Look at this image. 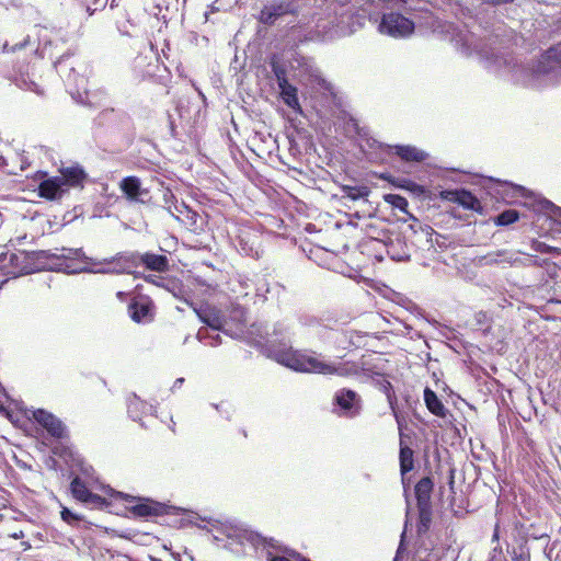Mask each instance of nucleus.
Instances as JSON below:
<instances>
[{
  "label": "nucleus",
  "instance_id": "1",
  "mask_svg": "<svg viewBox=\"0 0 561 561\" xmlns=\"http://www.w3.org/2000/svg\"><path fill=\"white\" fill-rule=\"evenodd\" d=\"M73 467L75 469L68 473L69 493L77 503L87 508L105 510L117 515L125 512L129 517L145 520L182 516L186 525L206 530L215 545L214 535H218L215 524L228 526L218 519L188 512L170 501H158L151 496L117 491L101 481L94 468L82 458L76 459Z\"/></svg>",
  "mask_w": 561,
  "mask_h": 561
},
{
  "label": "nucleus",
  "instance_id": "2",
  "mask_svg": "<svg viewBox=\"0 0 561 561\" xmlns=\"http://www.w3.org/2000/svg\"><path fill=\"white\" fill-rule=\"evenodd\" d=\"M368 22L376 30L386 35V0H363L360 5L337 3L334 7V16L330 20L332 30L329 38L348 36Z\"/></svg>",
  "mask_w": 561,
  "mask_h": 561
},
{
  "label": "nucleus",
  "instance_id": "3",
  "mask_svg": "<svg viewBox=\"0 0 561 561\" xmlns=\"http://www.w3.org/2000/svg\"><path fill=\"white\" fill-rule=\"evenodd\" d=\"M43 271L64 273L67 275L88 274H110L104 272L110 270L103 260L88 256L83 248H55L53 250H42Z\"/></svg>",
  "mask_w": 561,
  "mask_h": 561
},
{
  "label": "nucleus",
  "instance_id": "4",
  "mask_svg": "<svg viewBox=\"0 0 561 561\" xmlns=\"http://www.w3.org/2000/svg\"><path fill=\"white\" fill-rule=\"evenodd\" d=\"M247 343L277 364L293 347L291 329L285 321H256L247 332Z\"/></svg>",
  "mask_w": 561,
  "mask_h": 561
},
{
  "label": "nucleus",
  "instance_id": "5",
  "mask_svg": "<svg viewBox=\"0 0 561 561\" xmlns=\"http://www.w3.org/2000/svg\"><path fill=\"white\" fill-rule=\"evenodd\" d=\"M339 127L357 149V158L369 163L382 164L386 161V142L375 138L371 131L360 126L359 121L347 111L341 110L337 116Z\"/></svg>",
  "mask_w": 561,
  "mask_h": 561
},
{
  "label": "nucleus",
  "instance_id": "6",
  "mask_svg": "<svg viewBox=\"0 0 561 561\" xmlns=\"http://www.w3.org/2000/svg\"><path fill=\"white\" fill-rule=\"evenodd\" d=\"M516 82L531 88L552 84L561 77V42L549 47L533 66L514 69Z\"/></svg>",
  "mask_w": 561,
  "mask_h": 561
},
{
  "label": "nucleus",
  "instance_id": "7",
  "mask_svg": "<svg viewBox=\"0 0 561 561\" xmlns=\"http://www.w3.org/2000/svg\"><path fill=\"white\" fill-rule=\"evenodd\" d=\"M105 265H110V274L133 273L135 268L142 266L145 270L152 272H168L170 270V261L167 252L156 253L152 251H122L113 256L103 259Z\"/></svg>",
  "mask_w": 561,
  "mask_h": 561
},
{
  "label": "nucleus",
  "instance_id": "8",
  "mask_svg": "<svg viewBox=\"0 0 561 561\" xmlns=\"http://www.w3.org/2000/svg\"><path fill=\"white\" fill-rule=\"evenodd\" d=\"M133 126V119L126 112L112 107L105 108L93 119V138L96 144L112 142L121 138L129 144Z\"/></svg>",
  "mask_w": 561,
  "mask_h": 561
},
{
  "label": "nucleus",
  "instance_id": "9",
  "mask_svg": "<svg viewBox=\"0 0 561 561\" xmlns=\"http://www.w3.org/2000/svg\"><path fill=\"white\" fill-rule=\"evenodd\" d=\"M279 365L300 374L344 375L336 364L322 358V355L311 350L291 347L286 356H279Z\"/></svg>",
  "mask_w": 561,
  "mask_h": 561
},
{
  "label": "nucleus",
  "instance_id": "10",
  "mask_svg": "<svg viewBox=\"0 0 561 561\" xmlns=\"http://www.w3.org/2000/svg\"><path fill=\"white\" fill-rule=\"evenodd\" d=\"M391 383L388 381V403L396 417L399 433H400V473L404 491H408L412 482V471L414 469V451L413 445V431L408 427L405 417L401 414L398 407L391 401L390 398Z\"/></svg>",
  "mask_w": 561,
  "mask_h": 561
},
{
  "label": "nucleus",
  "instance_id": "11",
  "mask_svg": "<svg viewBox=\"0 0 561 561\" xmlns=\"http://www.w3.org/2000/svg\"><path fill=\"white\" fill-rule=\"evenodd\" d=\"M42 250H15L0 253V270L5 278H16L43 271Z\"/></svg>",
  "mask_w": 561,
  "mask_h": 561
},
{
  "label": "nucleus",
  "instance_id": "12",
  "mask_svg": "<svg viewBox=\"0 0 561 561\" xmlns=\"http://www.w3.org/2000/svg\"><path fill=\"white\" fill-rule=\"evenodd\" d=\"M32 182L37 196L51 203H60L70 194L69 183L65 176L49 175L47 171H37Z\"/></svg>",
  "mask_w": 561,
  "mask_h": 561
},
{
  "label": "nucleus",
  "instance_id": "13",
  "mask_svg": "<svg viewBox=\"0 0 561 561\" xmlns=\"http://www.w3.org/2000/svg\"><path fill=\"white\" fill-rule=\"evenodd\" d=\"M366 352L360 362L354 364V371L386 394V359L380 357L383 353L370 350Z\"/></svg>",
  "mask_w": 561,
  "mask_h": 561
},
{
  "label": "nucleus",
  "instance_id": "14",
  "mask_svg": "<svg viewBox=\"0 0 561 561\" xmlns=\"http://www.w3.org/2000/svg\"><path fill=\"white\" fill-rule=\"evenodd\" d=\"M188 306L194 310L197 319L205 327L209 328L211 331L221 332L227 336L236 337L233 332L228 328L229 319L221 309L206 301L196 304L192 300Z\"/></svg>",
  "mask_w": 561,
  "mask_h": 561
},
{
  "label": "nucleus",
  "instance_id": "15",
  "mask_svg": "<svg viewBox=\"0 0 561 561\" xmlns=\"http://www.w3.org/2000/svg\"><path fill=\"white\" fill-rule=\"evenodd\" d=\"M26 419L34 422L57 442L69 439L68 426L61 419L44 408H30Z\"/></svg>",
  "mask_w": 561,
  "mask_h": 561
},
{
  "label": "nucleus",
  "instance_id": "16",
  "mask_svg": "<svg viewBox=\"0 0 561 561\" xmlns=\"http://www.w3.org/2000/svg\"><path fill=\"white\" fill-rule=\"evenodd\" d=\"M332 413L343 419L357 417L363 409L362 397L351 388H341L332 397Z\"/></svg>",
  "mask_w": 561,
  "mask_h": 561
},
{
  "label": "nucleus",
  "instance_id": "17",
  "mask_svg": "<svg viewBox=\"0 0 561 561\" xmlns=\"http://www.w3.org/2000/svg\"><path fill=\"white\" fill-rule=\"evenodd\" d=\"M287 15L298 16L296 0H268L259 12L257 22L265 26H272Z\"/></svg>",
  "mask_w": 561,
  "mask_h": 561
},
{
  "label": "nucleus",
  "instance_id": "18",
  "mask_svg": "<svg viewBox=\"0 0 561 561\" xmlns=\"http://www.w3.org/2000/svg\"><path fill=\"white\" fill-rule=\"evenodd\" d=\"M461 41L465 47L474 50L481 58L488 61L497 65H500L502 60L506 62V59L501 56L502 41L497 35H490L484 39H476L473 35H466Z\"/></svg>",
  "mask_w": 561,
  "mask_h": 561
},
{
  "label": "nucleus",
  "instance_id": "19",
  "mask_svg": "<svg viewBox=\"0 0 561 561\" xmlns=\"http://www.w3.org/2000/svg\"><path fill=\"white\" fill-rule=\"evenodd\" d=\"M433 490L414 489V495L417 507V524L416 531L419 535H425L432 525L433 520V504H432Z\"/></svg>",
  "mask_w": 561,
  "mask_h": 561
},
{
  "label": "nucleus",
  "instance_id": "20",
  "mask_svg": "<svg viewBox=\"0 0 561 561\" xmlns=\"http://www.w3.org/2000/svg\"><path fill=\"white\" fill-rule=\"evenodd\" d=\"M127 312L135 323L148 324L154 320L156 305L149 296L142 295L128 302Z\"/></svg>",
  "mask_w": 561,
  "mask_h": 561
},
{
  "label": "nucleus",
  "instance_id": "21",
  "mask_svg": "<svg viewBox=\"0 0 561 561\" xmlns=\"http://www.w3.org/2000/svg\"><path fill=\"white\" fill-rule=\"evenodd\" d=\"M265 64L270 68V72L266 73V77L276 83L283 80L295 79L297 76L296 67L293 62L286 60L279 54L267 55Z\"/></svg>",
  "mask_w": 561,
  "mask_h": 561
},
{
  "label": "nucleus",
  "instance_id": "22",
  "mask_svg": "<svg viewBox=\"0 0 561 561\" xmlns=\"http://www.w3.org/2000/svg\"><path fill=\"white\" fill-rule=\"evenodd\" d=\"M119 188L123 196L130 203L146 204L151 197L148 188L142 187V181L139 176L127 175L119 182Z\"/></svg>",
  "mask_w": 561,
  "mask_h": 561
},
{
  "label": "nucleus",
  "instance_id": "23",
  "mask_svg": "<svg viewBox=\"0 0 561 561\" xmlns=\"http://www.w3.org/2000/svg\"><path fill=\"white\" fill-rule=\"evenodd\" d=\"M428 153L410 145H388V167H393L396 159L401 162H422L426 160Z\"/></svg>",
  "mask_w": 561,
  "mask_h": 561
},
{
  "label": "nucleus",
  "instance_id": "24",
  "mask_svg": "<svg viewBox=\"0 0 561 561\" xmlns=\"http://www.w3.org/2000/svg\"><path fill=\"white\" fill-rule=\"evenodd\" d=\"M126 404L128 416L134 422H138L141 428L147 430L148 426L142 421V416L147 414L153 415L157 412L156 407L142 400L136 392L129 393Z\"/></svg>",
  "mask_w": 561,
  "mask_h": 561
},
{
  "label": "nucleus",
  "instance_id": "25",
  "mask_svg": "<svg viewBox=\"0 0 561 561\" xmlns=\"http://www.w3.org/2000/svg\"><path fill=\"white\" fill-rule=\"evenodd\" d=\"M388 257L396 262L410 260V250L405 239L393 228H388Z\"/></svg>",
  "mask_w": 561,
  "mask_h": 561
},
{
  "label": "nucleus",
  "instance_id": "26",
  "mask_svg": "<svg viewBox=\"0 0 561 561\" xmlns=\"http://www.w3.org/2000/svg\"><path fill=\"white\" fill-rule=\"evenodd\" d=\"M414 23L400 13H388V36L405 38L414 32Z\"/></svg>",
  "mask_w": 561,
  "mask_h": 561
},
{
  "label": "nucleus",
  "instance_id": "27",
  "mask_svg": "<svg viewBox=\"0 0 561 561\" xmlns=\"http://www.w3.org/2000/svg\"><path fill=\"white\" fill-rule=\"evenodd\" d=\"M440 195L444 199L458 203L467 209L479 210L481 208L479 199L467 190H445Z\"/></svg>",
  "mask_w": 561,
  "mask_h": 561
},
{
  "label": "nucleus",
  "instance_id": "28",
  "mask_svg": "<svg viewBox=\"0 0 561 561\" xmlns=\"http://www.w3.org/2000/svg\"><path fill=\"white\" fill-rule=\"evenodd\" d=\"M339 187L342 194L341 198L348 202H366L370 194V190L366 184L355 180H351L348 183H340Z\"/></svg>",
  "mask_w": 561,
  "mask_h": 561
},
{
  "label": "nucleus",
  "instance_id": "29",
  "mask_svg": "<svg viewBox=\"0 0 561 561\" xmlns=\"http://www.w3.org/2000/svg\"><path fill=\"white\" fill-rule=\"evenodd\" d=\"M62 173L59 176H65L69 183V190L82 188L89 179V174L79 162H72L69 167H62Z\"/></svg>",
  "mask_w": 561,
  "mask_h": 561
},
{
  "label": "nucleus",
  "instance_id": "30",
  "mask_svg": "<svg viewBox=\"0 0 561 561\" xmlns=\"http://www.w3.org/2000/svg\"><path fill=\"white\" fill-rule=\"evenodd\" d=\"M276 84L278 87V100L294 111L300 107L299 91L291 79L283 80Z\"/></svg>",
  "mask_w": 561,
  "mask_h": 561
},
{
  "label": "nucleus",
  "instance_id": "31",
  "mask_svg": "<svg viewBox=\"0 0 561 561\" xmlns=\"http://www.w3.org/2000/svg\"><path fill=\"white\" fill-rule=\"evenodd\" d=\"M359 248L364 255L373 260L374 266L381 267L383 265L386 242L378 240H363Z\"/></svg>",
  "mask_w": 561,
  "mask_h": 561
},
{
  "label": "nucleus",
  "instance_id": "32",
  "mask_svg": "<svg viewBox=\"0 0 561 561\" xmlns=\"http://www.w3.org/2000/svg\"><path fill=\"white\" fill-rule=\"evenodd\" d=\"M328 343L334 344L337 350H352L354 344V331L345 328L340 330L328 331L327 340Z\"/></svg>",
  "mask_w": 561,
  "mask_h": 561
},
{
  "label": "nucleus",
  "instance_id": "33",
  "mask_svg": "<svg viewBox=\"0 0 561 561\" xmlns=\"http://www.w3.org/2000/svg\"><path fill=\"white\" fill-rule=\"evenodd\" d=\"M424 402L432 414L440 419L453 417V414L445 408L436 392L428 387L424 389Z\"/></svg>",
  "mask_w": 561,
  "mask_h": 561
},
{
  "label": "nucleus",
  "instance_id": "34",
  "mask_svg": "<svg viewBox=\"0 0 561 561\" xmlns=\"http://www.w3.org/2000/svg\"><path fill=\"white\" fill-rule=\"evenodd\" d=\"M159 287L165 289L168 293L172 294L176 299L185 302L187 306L192 301L191 298L185 297V285L180 278L175 276L163 277Z\"/></svg>",
  "mask_w": 561,
  "mask_h": 561
},
{
  "label": "nucleus",
  "instance_id": "35",
  "mask_svg": "<svg viewBox=\"0 0 561 561\" xmlns=\"http://www.w3.org/2000/svg\"><path fill=\"white\" fill-rule=\"evenodd\" d=\"M30 408H27L23 401L16 400L10 396H7V403L0 401V415L4 416L9 421H14V413H20L23 417L28 414Z\"/></svg>",
  "mask_w": 561,
  "mask_h": 561
},
{
  "label": "nucleus",
  "instance_id": "36",
  "mask_svg": "<svg viewBox=\"0 0 561 561\" xmlns=\"http://www.w3.org/2000/svg\"><path fill=\"white\" fill-rule=\"evenodd\" d=\"M60 518L62 522L78 528L89 529L91 527L92 524L85 518L84 515L64 505H60Z\"/></svg>",
  "mask_w": 561,
  "mask_h": 561
},
{
  "label": "nucleus",
  "instance_id": "37",
  "mask_svg": "<svg viewBox=\"0 0 561 561\" xmlns=\"http://www.w3.org/2000/svg\"><path fill=\"white\" fill-rule=\"evenodd\" d=\"M531 207L535 211L543 213L554 220L560 219L561 224V207L546 198H534Z\"/></svg>",
  "mask_w": 561,
  "mask_h": 561
},
{
  "label": "nucleus",
  "instance_id": "38",
  "mask_svg": "<svg viewBox=\"0 0 561 561\" xmlns=\"http://www.w3.org/2000/svg\"><path fill=\"white\" fill-rule=\"evenodd\" d=\"M508 553L511 554L513 561H530L527 538L524 536L519 537L516 541V545L512 547V550H508Z\"/></svg>",
  "mask_w": 561,
  "mask_h": 561
},
{
  "label": "nucleus",
  "instance_id": "39",
  "mask_svg": "<svg viewBox=\"0 0 561 561\" xmlns=\"http://www.w3.org/2000/svg\"><path fill=\"white\" fill-rule=\"evenodd\" d=\"M365 233L366 237L364 240H378L386 242V225L383 224V220L367 224Z\"/></svg>",
  "mask_w": 561,
  "mask_h": 561
},
{
  "label": "nucleus",
  "instance_id": "40",
  "mask_svg": "<svg viewBox=\"0 0 561 561\" xmlns=\"http://www.w3.org/2000/svg\"><path fill=\"white\" fill-rule=\"evenodd\" d=\"M346 322H341L337 317L334 316H323L321 317L320 330L318 333L321 337L327 340L328 331L340 330L344 328Z\"/></svg>",
  "mask_w": 561,
  "mask_h": 561
},
{
  "label": "nucleus",
  "instance_id": "41",
  "mask_svg": "<svg viewBox=\"0 0 561 561\" xmlns=\"http://www.w3.org/2000/svg\"><path fill=\"white\" fill-rule=\"evenodd\" d=\"M481 260L484 261L485 265H493L503 262L512 263L513 261H515V257L514 254H512L507 250H499L496 252L484 255Z\"/></svg>",
  "mask_w": 561,
  "mask_h": 561
},
{
  "label": "nucleus",
  "instance_id": "42",
  "mask_svg": "<svg viewBox=\"0 0 561 561\" xmlns=\"http://www.w3.org/2000/svg\"><path fill=\"white\" fill-rule=\"evenodd\" d=\"M388 301L396 304L399 307H402L405 311L412 312L416 309V305L405 297L404 295L397 293L388 287Z\"/></svg>",
  "mask_w": 561,
  "mask_h": 561
},
{
  "label": "nucleus",
  "instance_id": "43",
  "mask_svg": "<svg viewBox=\"0 0 561 561\" xmlns=\"http://www.w3.org/2000/svg\"><path fill=\"white\" fill-rule=\"evenodd\" d=\"M499 186L501 188L497 190V193L501 195L503 199H506L507 197H515L517 193H519L523 196H526V188L520 185H514L508 182H500L497 181Z\"/></svg>",
  "mask_w": 561,
  "mask_h": 561
},
{
  "label": "nucleus",
  "instance_id": "44",
  "mask_svg": "<svg viewBox=\"0 0 561 561\" xmlns=\"http://www.w3.org/2000/svg\"><path fill=\"white\" fill-rule=\"evenodd\" d=\"M519 219V213L516 209H506L500 213L494 218V224L496 226H508L511 224L516 222Z\"/></svg>",
  "mask_w": 561,
  "mask_h": 561
},
{
  "label": "nucleus",
  "instance_id": "45",
  "mask_svg": "<svg viewBox=\"0 0 561 561\" xmlns=\"http://www.w3.org/2000/svg\"><path fill=\"white\" fill-rule=\"evenodd\" d=\"M196 339L204 343L205 345H209L211 347H217L222 343V339L219 334V332H213V333H197Z\"/></svg>",
  "mask_w": 561,
  "mask_h": 561
},
{
  "label": "nucleus",
  "instance_id": "46",
  "mask_svg": "<svg viewBox=\"0 0 561 561\" xmlns=\"http://www.w3.org/2000/svg\"><path fill=\"white\" fill-rule=\"evenodd\" d=\"M288 39L286 42V46L290 49L298 47L300 44L306 43L309 38L301 34L300 30L293 28L290 33L287 35Z\"/></svg>",
  "mask_w": 561,
  "mask_h": 561
},
{
  "label": "nucleus",
  "instance_id": "47",
  "mask_svg": "<svg viewBox=\"0 0 561 561\" xmlns=\"http://www.w3.org/2000/svg\"><path fill=\"white\" fill-rule=\"evenodd\" d=\"M337 3H351L350 0H335L333 1L331 4H330V10L332 11V15L329 16L328 21L325 23H323L322 25L321 24H318V27H322V32H323V41H332V38H329L328 34L329 32L332 30V26L330 25V20L333 19L334 16V7L335 4ZM340 36H335V38H339ZM334 39V37H333Z\"/></svg>",
  "mask_w": 561,
  "mask_h": 561
},
{
  "label": "nucleus",
  "instance_id": "48",
  "mask_svg": "<svg viewBox=\"0 0 561 561\" xmlns=\"http://www.w3.org/2000/svg\"><path fill=\"white\" fill-rule=\"evenodd\" d=\"M298 322L300 325L306 328H316L318 331L320 330L321 317H316L309 313H301L298 317Z\"/></svg>",
  "mask_w": 561,
  "mask_h": 561
},
{
  "label": "nucleus",
  "instance_id": "49",
  "mask_svg": "<svg viewBox=\"0 0 561 561\" xmlns=\"http://www.w3.org/2000/svg\"><path fill=\"white\" fill-rule=\"evenodd\" d=\"M129 274L133 275L135 278H141L145 282L152 284L157 287H159L161 285V280L163 279V276H159L156 274H146L145 272H138V271H133V273H129Z\"/></svg>",
  "mask_w": 561,
  "mask_h": 561
},
{
  "label": "nucleus",
  "instance_id": "50",
  "mask_svg": "<svg viewBox=\"0 0 561 561\" xmlns=\"http://www.w3.org/2000/svg\"><path fill=\"white\" fill-rule=\"evenodd\" d=\"M83 209L82 206H75L70 210H66L62 216H60V219L62 222H65V226L73 222L76 219H78L80 216H82Z\"/></svg>",
  "mask_w": 561,
  "mask_h": 561
},
{
  "label": "nucleus",
  "instance_id": "51",
  "mask_svg": "<svg viewBox=\"0 0 561 561\" xmlns=\"http://www.w3.org/2000/svg\"><path fill=\"white\" fill-rule=\"evenodd\" d=\"M80 4L85 9L89 15H92L95 11L102 10L105 7L103 0H78Z\"/></svg>",
  "mask_w": 561,
  "mask_h": 561
},
{
  "label": "nucleus",
  "instance_id": "52",
  "mask_svg": "<svg viewBox=\"0 0 561 561\" xmlns=\"http://www.w3.org/2000/svg\"><path fill=\"white\" fill-rule=\"evenodd\" d=\"M388 204H391L394 208H398L402 211H407L408 201L403 196L388 193Z\"/></svg>",
  "mask_w": 561,
  "mask_h": 561
},
{
  "label": "nucleus",
  "instance_id": "53",
  "mask_svg": "<svg viewBox=\"0 0 561 561\" xmlns=\"http://www.w3.org/2000/svg\"><path fill=\"white\" fill-rule=\"evenodd\" d=\"M398 186L405 188L409 192H411L412 194L417 195V196H420L421 194L424 193V188L422 186H420L419 184H416L410 180H405V179L401 180L400 183L398 184Z\"/></svg>",
  "mask_w": 561,
  "mask_h": 561
},
{
  "label": "nucleus",
  "instance_id": "54",
  "mask_svg": "<svg viewBox=\"0 0 561 561\" xmlns=\"http://www.w3.org/2000/svg\"><path fill=\"white\" fill-rule=\"evenodd\" d=\"M367 337V333L354 331V344H352V350L366 347L368 345Z\"/></svg>",
  "mask_w": 561,
  "mask_h": 561
},
{
  "label": "nucleus",
  "instance_id": "55",
  "mask_svg": "<svg viewBox=\"0 0 561 561\" xmlns=\"http://www.w3.org/2000/svg\"><path fill=\"white\" fill-rule=\"evenodd\" d=\"M48 228L50 232H57L62 227H65V222L61 221L60 216L53 215L47 219Z\"/></svg>",
  "mask_w": 561,
  "mask_h": 561
},
{
  "label": "nucleus",
  "instance_id": "56",
  "mask_svg": "<svg viewBox=\"0 0 561 561\" xmlns=\"http://www.w3.org/2000/svg\"><path fill=\"white\" fill-rule=\"evenodd\" d=\"M434 488V482H433V479L431 477H423L421 478L416 484L414 485V489H427V490H433Z\"/></svg>",
  "mask_w": 561,
  "mask_h": 561
},
{
  "label": "nucleus",
  "instance_id": "57",
  "mask_svg": "<svg viewBox=\"0 0 561 561\" xmlns=\"http://www.w3.org/2000/svg\"><path fill=\"white\" fill-rule=\"evenodd\" d=\"M482 4H486L490 7H504L515 2V0H478Z\"/></svg>",
  "mask_w": 561,
  "mask_h": 561
},
{
  "label": "nucleus",
  "instance_id": "58",
  "mask_svg": "<svg viewBox=\"0 0 561 561\" xmlns=\"http://www.w3.org/2000/svg\"><path fill=\"white\" fill-rule=\"evenodd\" d=\"M393 561H409V554L402 543L399 546Z\"/></svg>",
  "mask_w": 561,
  "mask_h": 561
},
{
  "label": "nucleus",
  "instance_id": "59",
  "mask_svg": "<svg viewBox=\"0 0 561 561\" xmlns=\"http://www.w3.org/2000/svg\"><path fill=\"white\" fill-rule=\"evenodd\" d=\"M168 123H169V131L171 137L176 138L178 136V126L175 124V119L171 114H168Z\"/></svg>",
  "mask_w": 561,
  "mask_h": 561
},
{
  "label": "nucleus",
  "instance_id": "60",
  "mask_svg": "<svg viewBox=\"0 0 561 561\" xmlns=\"http://www.w3.org/2000/svg\"><path fill=\"white\" fill-rule=\"evenodd\" d=\"M297 64H298V67H302V68H305V69H306V71H307L308 73H310V76H312V77L314 76V70H313V67H312V65H311V61H310V60H308V59H304V60H301V61H300V60H297Z\"/></svg>",
  "mask_w": 561,
  "mask_h": 561
},
{
  "label": "nucleus",
  "instance_id": "61",
  "mask_svg": "<svg viewBox=\"0 0 561 561\" xmlns=\"http://www.w3.org/2000/svg\"><path fill=\"white\" fill-rule=\"evenodd\" d=\"M306 151L308 153H311V151H316V145L312 140V136L310 134L306 135V142H305Z\"/></svg>",
  "mask_w": 561,
  "mask_h": 561
},
{
  "label": "nucleus",
  "instance_id": "62",
  "mask_svg": "<svg viewBox=\"0 0 561 561\" xmlns=\"http://www.w3.org/2000/svg\"><path fill=\"white\" fill-rule=\"evenodd\" d=\"M184 382H185V378L184 377H178L174 380V382H173V385H172V387L170 389L171 392H175L178 389H180L184 385Z\"/></svg>",
  "mask_w": 561,
  "mask_h": 561
},
{
  "label": "nucleus",
  "instance_id": "63",
  "mask_svg": "<svg viewBox=\"0 0 561 561\" xmlns=\"http://www.w3.org/2000/svg\"><path fill=\"white\" fill-rule=\"evenodd\" d=\"M244 317H245V309L241 306H238L237 307V314H236V318L238 320L239 323L243 322L244 321Z\"/></svg>",
  "mask_w": 561,
  "mask_h": 561
},
{
  "label": "nucleus",
  "instance_id": "64",
  "mask_svg": "<svg viewBox=\"0 0 561 561\" xmlns=\"http://www.w3.org/2000/svg\"><path fill=\"white\" fill-rule=\"evenodd\" d=\"M211 407L216 409L226 420L230 419V413L228 411H222L221 404L219 403H211Z\"/></svg>",
  "mask_w": 561,
  "mask_h": 561
}]
</instances>
